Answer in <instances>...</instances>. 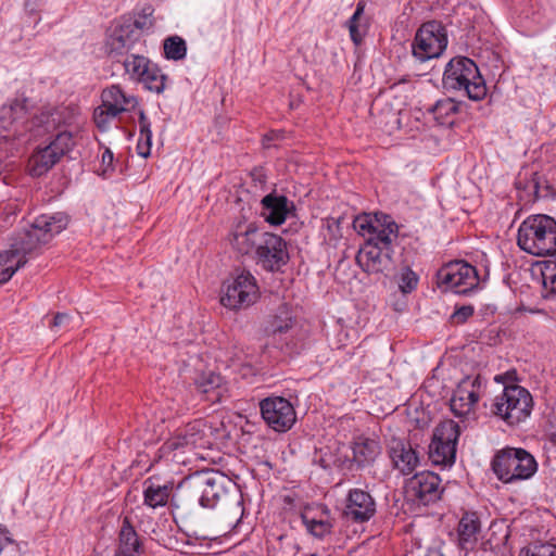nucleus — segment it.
I'll return each mask as SVG.
<instances>
[{
	"label": "nucleus",
	"mask_w": 556,
	"mask_h": 556,
	"mask_svg": "<svg viewBox=\"0 0 556 556\" xmlns=\"http://www.w3.org/2000/svg\"><path fill=\"white\" fill-rule=\"evenodd\" d=\"M301 519L306 531L317 539H324L332 532L333 519L325 505L306 506L301 513Z\"/></svg>",
	"instance_id": "nucleus-20"
},
{
	"label": "nucleus",
	"mask_w": 556,
	"mask_h": 556,
	"mask_svg": "<svg viewBox=\"0 0 556 556\" xmlns=\"http://www.w3.org/2000/svg\"><path fill=\"white\" fill-rule=\"evenodd\" d=\"M143 554V544L132 526L129 517H124L118 533V548L116 555L119 556H141Z\"/></svg>",
	"instance_id": "nucleus-23"
},
{
	"label": "nucleus",
	"mask_w": 556,
	"mask_h": 556,
	"mask_svg": "<svg viewBox=\"0 0 556 556\" xmlns=\"http://www.w3.org/2000/svg\"><path fill=\"white\" fill-rule=\"evenodd\" d=\"M197 389L206 394V400L213 403L222 402L226 388L223 377L213 371L204 372L195 379Z\"/></svg>",
	"instance_id": "nucleus-30"
},
{
	"label": "nucleus",
	"mask_w": 556,
	"mask_h": 556,
	"mask_svg": "<svg viewBox=\"0 0 556 556\" xmlns=\"http://www.w3.org/2000/svg\"><path fill=\"white\" fill-rule=\"evenodd\" d=\"M428 112L439 125L450 126L453 124V116L458 112V104L452 98H444L430 106Z\"/></svg>",
	"instance_id": "nucleus-32"
},
{
	"label": "nucleus",
	"mask_w": 556,
	"mask_h": 556,
	"mask_svg": "<svg viewBox=\"0 0 556 556\" xmlns=\"http://www.w3.org/2000/svg\"><path fill=\"white\" fill-rule=\"evenodd\" d=\"M481 531V521L476 513H465L457 527L458 545L462 549L475 548Z\"/></svg>",
	"instance_id": "nucleus-25"
},
{
	"label": "nucleus",
	"mask_w": 556,
	"mask_h": 556,
	"mask_svg": "<svg viewBox=\"0 0 556 556\" xmlns=\"http://www.w3.org/2000/svg\"><path fill=\"white\" fill-rule=\"evenodd\" d=\"M27 263V258L13 255L12 250L0 251V283L9 281L15 271Z\"/></svg>",
	"instance_id": "nucleus-33"
},
{
	"label": "nucleus",
	"mask_w": 556,
	"mask_h": 556,
	"mask_svg": "<svg viewBox=\"0 0 556 556\" xmlns=\"http://www.w3.org/2000/svg\"><path fill=\"white\" fill-rule=\"evenodd\" d=\"M543 298H556V262H546L542 269Z\"/></svg>",
	"instance_id": "nucleus-37"
},
{
	"label": "nucleus",
	"mask_w": 556,
	"mask_h": 556,
	"mask_svg": "<svg viewBox=\"0 0 556 556\" xmlns=\"http://www.w3.org/2000/svg\"><path fill=\"white\" fill-rule=\"evenodd\" d=\"M0 556H18V544L0 527Z\"/></svg>",
	"instance_id": "nucleus-43"
},
{
	"label": "nucleus",
	"mask_w": 556,
	"mask_h": 556,
	"mask_svg": "<svg viewBox=\"0 0 556 556\" xmlns=\"http://www.w3.org/2000/svg\"><path fill=\"white\" fill-rule=\"evenodd\" d=\"M518 247L534 256L552 255L556 252V220L545 214L528 216L519 226Z\"/></svg>",
	"instance_id": "nucleus-2"
},
{
	"label": "nucleus",
	"mask_w": 556,
	"mask_h": 556,
	"mask_svg": "<svg viewBox=\"0 0 556 556\" xmlns=\"http://www.w3.org/2000/svg\"><path fill=\"white\" fill-rule=\"evenodd\" d=\"M75 119V110H72L67 106H60L55 109H50L42 111L39 115L35 116L31 121V124L38 128H42L43 132H53V140L49 143L51 148L62 157L66 153H68L75 146L73 130H68L67 128L61 129L64 127L72 126Z\"/></svg>",
	"instance_id": "nucleus-5"
},
{
	"label": "nucleus",
	"mask_w": 556,
	"mask_h": 556,
	"mask_svg": "<svg viewBox=\"0 0 556 556\" xmlns=\"http://www.w3.org/2000/svg\"><path fill=\"white\" fill-rule=\"evenodd\" d=\"M139 127H140V137L151 138L152 139V130L151 123L144 114V111L139 112Z\"/></svg>",
	"instance_id": "nucleus-50"
},
{
	"label": "nucleus",
	"mask_w": 556,
	"mask_h": 556,
	"mask_svg": "<svg viewBox=\"0 0 556 556\" xmlns=\"http://www.w3.org/2000/svg\"><path fill=\"white\" fill-rule=\"evenodd\" d=\"M113 160H114L113 152L110 149H105L102 154V166H103L102 172H101L102 176H106L108 172L112 170Z\"/></svg>",
	"instance_id": "nucleus-52"
},
{
	"label": "nucleus",
	"mask_w": 556,
	"mask_h": 556,
	"mask_svg": "<svg viewBox=\"0 0 556 556\" xmlns=\"http://www.w3.org/2000/svg\"><path fill=\"white\" fill-rule=\"evenodd\" d=\"M292 327L291 318L280 319L276 317L270 326V331L273 333H283L287 332Z\"/></svg>",
	"instance_id": "nucleus-49"
},
{
	"label": "nucleus",
	"mask_w": 556,
	"mask_h": 556,
	"mask_svg": "<svg viewBox=\"0 0 556 556\" xmlns=\"http://www.w3.org/2000/svg\"><path fill=\"white\" fill-rule=\"evenodd\" d=\"M492 469L501 481L509 483L531 478L538 470V464L526 450L508 447L495 455Z\"/></svg>",
	"instance_id": "nucleus-7"
},
{
	"label": "nucleus",
	"mask_w": 556,
	"mask_h": 556,
	"mask_svg": "<svg viewBox=\"0 0 556 556\" xmlns=\"http://www.w3.org/2000/svg\"><path fill=\"white\" fill-rule=\"evenodd\" d=\"M174 494L172 482L160 484L153 478H148L143 482V504L152 509L172 504Z\"/></svg>",
	"instance_id": "nucleus-24"
},
{
	"label": "nucleus",
	"mask_w": 556,
	"mask_h": 556,
	"mask_svg": "<svg viewBox=\"0 0 556 556\" xmlns=\"http://www.w3.org/2000/svg\"><path fill=\"white\" fill-rule=\"evenodd\" d=\"M440 477L431 471H422L412 477L406 484L408 496L422 505L434 503L441 496Z\"/></svg>",
	"instance_id": "nucleus-16"
},
{
	"label": "nucleus",
	"mask_w": 556,
	"mask_h": 556,
	"mask_svg": "<svg viewBox=\"0 0 556 556\" xmlns=\"http://www.w3.org/2000/svg\"><path fill=\"white\" fill-rule=\"evenodd\" d=\"M501 379H502V376H496V377H495V380H496V381H500Z\"/></svg>",
	"instance_id": "nucleus-56"
},
{
	"label": "nucleus",
	"mask_w": 556,
	"mask_h": 556,
	"mask_svg": "<svg viewBox=\"0 0 556 556\" xmlns=\"http://www.w3.org/2000/svg\"><path fill=\"white\" fill-rule=\"evenodd\" d=\"M443 87L446 90L464 91L473 101L486 96V86L477 64L469 58L457 56L445 66Z\"/></svg>",
	"instance_id": "nucleus-4"
},
{
	"label": "nucleus",
	"mask_w": 556,
	"mask_h": 556,
	"mask_svg": "<svg viewBox=\"0 0 556 556\" xmlns=\"http://www.w3.org/2000/svg\"><path fill=\"white\" fill-rule=\"evenodd\" d=\"M519 556H556V545L552 543H535L520 551Z\"/></svg>",
	"instance_id": "nucleus-42"
},
{
	"label": "nucleus",
	"mask_w": 556,
	"mask_h": 556,
	"mask_svg": "<svg viewBox=\"0 0 556 556\" xmlns=\"http://www.w3.org/2000/svg\"><path fill=\"white\" fill-rule=\"evenodd\" d=\"M150 63L151 62L149 59L136 53H130L123 61L126 73L129 74L131 78L137 80H139V78L144 74V71H148L147 68Z\"/></svg>",
	"instance_id": "nucleus-38"
},
{
	"label": "nucleus",
	"mask_w": 556,
	"mask_h": 556,
	"mask_svg": "<svg viewBox=\"0 0 556 556\" xmlns=\"http://www.w3.org/2000/svg\"><path fill=\"white\" fill-rule=\"evenodd\" d=\"M475 312L473 306L471 305H463L455 309V312L451 316V320L454 324H464L469 317L472 316Z\"/></svg>",
	"instance_id": "nucleus-47"
},
{
	"label": "nucleus",
	"mask_w": 556,
	"mask_h": 556,
	"mask_svg": "<svg viewBox=\"0 0 556 556\" xmlns=\"http://www.w3.org/2000/svg\"><path fill=\"white\" fill-rule=\"evenodd\" d=\"M152 10L150 8L144 9L143 14L139 18L135 20L134 22H125L124 24L126 26H132V30L136 31V34L139 36V39H141L142 30L150 29L153 26V22L150 18Z\"/></svg>",
	"instance_id": "nucleus-44"
},
{
	"label": "nucleus",
	"mask_w": 556,
	"mask_h": 556,
	"mask_svg": "<svg viewBox=\"0 0 556 556\" xmlns=\"http://www.w3.org/2000/svg\"><path fill=\"white\" fill-rule=\"evenodd\" d=\"M12 110V108H8L5 104L0 109V121L3 128H9L16 123V116H13Z\"/></svg>",
	"instance_id": "nucleus-48"
},
{
	"label": "nucleus",
	"mask_w": 556,
	"mask_h": 556,
	"mask_svg": "<svg viewBox=\"0 0 556 556\" xmlns=\"http://www.w3.org/2000/svg\"><path fill=\"white\" fill-rule=\"evenodd\" d=\"M101 98L104 106L109 108L113 115L134 110L138 103L134 96L126 94L117 85L104 89Z\"/></svg>",
	"instance_id": "nucleus-27"
},
{
	"label": "nucleus",
	"mask_w": 556,
	"mask_h": 556,
	"mask_svg": "<svg viewBox=\"0 0 556 556\" xmlns=\"http://www.w3.org/2000/svg\"><path fill=\"white\" fill-rule=\"evenodd\" d=\"M547 441L552 446L556 447V418L555 421L551 424V431L547 434Z\"/></svg>",
	"instance_id": "nucleus-54"
},
{
	"label": "nucleus",
	"mask_w": 556,
	"mask_h": 556,
	"mask_svg": "<svg viewBox=\"0 0 556 556\" xmlns=\"http://www.w3.org/2000/svg\"><path fill=\"white\" fill-rule=\"evenodd\" d=\"M152 139L139 137L137 152L142 157H148L151 153Z\"/></svg>",
	"instance_id": "nucleus-51"
},
{
	"label": "nucleus",
	"mask_w": 556,
	"mask_h": 556,
	"mask_svg": "<svg viewBox=\"0 0 556 556\" xmlns=\"http://www.w3.org/2000/svg\"><path fill=\"white\" fill-rule=\"evenodd\" d=\"M425 556H444L439 549H428Z\"/></svg>",
	"instance_id": "nucleus-55"
},
{
	"label": "nucleus",
	"mask_w": 556,
	"mask_h": 556,
	"mask_svg": "<svg viewBox=\"0 0 556 556\" xmlns=\"http://www.w3.org/2000/svg\"><path fill=\"white\" fill-rule=\"evenodd\" d=\"M533 408L531 393L523 387L513 383L506 384L503 392L495 396L491 412L508 426L523 422Z\"/></svg>",
	"instance_id": "nucleus-6"
},
{
	"label": "nucleus",
	"mask_w": 556,
	"mask_h": 556,
	"mask_svg": "<svg viewBox=\"0 0 556 556\" xmlns=\"http://www.w3.org/2000/svg\"><path fill=\"white\" fill-rule=\"evenodd\" d=\"M264 233L254 223L239 222L229 233V242L239 254L253 257Z\"/></svg>",
	"instance_id": "nucleus-19"
},
{
	"label": "nucleus",
	"mask_w": 556,
	"mask_h": 556,
	"mask_svg": "<svg viewBox=\"0 0 556 556\" xmlns=\"http://www.w3.org/2000/svg\"><path fill=\"white\" fill-rule=\"evenodd\" d=\"M67 224V215L61 212L38 216L29 229H24L12 238L10 249L13 255L26 258L27 254L48 243L54 235L65 229Z\"/></svg>",
	"instance_id": "nucleus-3"
},
{
	"label": "nucleus",
	"mask_w": 556,
	"mask_h": 556,
	"mask_svg": "<svg viewBox=\"0 0 556 556\" xmlns=\"http://www.w3.org/2000/svg\"><path fill=\"white\" fill-rule=\"evenodd\" d=\"M198 507H219L231 519L238 520L243 514L242 495L236 484L219 471H195L178 484L172 508L180 517H187Z\"/></svg>",
	"instance_id": "nucleus-1"
},
{
	"label": "nucleus",
	"mask_w": 556,
	"mask_h": 556,
	"mask_svg": "<svg viewBox=\"0 0 556 556\" xmlns=\"http://www.w3.org/2000/svg\"><path fill=\"white\" fill-rule=\"evenodd\" d=\"M260 407L263 419L275 431L285 432L295 422V410L285 397H266L261 401Z\"/></svg>",
	"instance_id": "nucleus-15"
},
{
	"label": "nucleus",
	"mask_w": 556,
	"mask_h": 556,
	"mask_svg": "<svg viewBox=\"0 0 556 556\" xmlns=\"http://www.w3.org/2000/svg\"><path fill=\"white\" fill-rule=\"evenodd\" d=\"M390 456L394 467L403 475L412 473L419 462L418 455L410 444L401 440L393 441L390 448Z\"/></svg>",
	"instance_id": "nucleus-26"
},
{
	"label": "nucleus",
	"mask_w": 556,
	"mask_h": 556,
	"mask_svg": "<svg viewBox=\"0 0 556 556\" xmlns=\"http://www.w3.org/2000/svg\"><path fill=\"white\" fill-rule=\"evenodd\" d=\"M447 46V34L444 25L438 21L424 23L416 31L412 43L413 55L419 62L439 58Z\"/></svg>",
	"instance_id": "nucleus-9"
},
{
	"label": "nucleus",
	"mask_w": 556,
	"mask_h": 556,
	"mask_svg": "<svg viewBox=\"0 0 556 556\" xmlns=\"http://www.w3.org/2000/svg\"><path fill=\"white\" fill-rule=\"evenodd\" d=\"M61 156L49 144L38 149L29 159V172L31 176L39 177L49 172Z\"/></svg>",
	"instance_id": "nucleus-31"
},
{
	"label": "nucleus",
	"mask_w": 556,
	"mask_h": 556,
	"mask_svg": "<svg viewBox=\"0 0 556 556\" xmlns=\"http://www.w3.org/2000/svg\"><path fill=\"white\" fill-rule=\"evenodd\" d=\"M132 29V26H126L123 23L113 30L106 42L108 52L111 56L128 54L135 50L140 39Z\"/></svg>",
	"instance_id": "nucleus-22"
},
{
	"label": "nucleus",
	"mask_w": 556,
	"mask_h": 556,
	"mask_svg": "<svg viewBox=\"0 0 556 556\" xmlns=\"http://www.w3.org/2000/svg\"><path fill=\"white\" fill-rule=\"evenodd\" d=\"M117 115L111 114V110L109 108H105L104 104L98 106L93 112V121L97 127L104 131L109 128V125L113 118H115Z\"/></svg>",
	"instance_id": "nucleus-45"
},
{
	"label": "nucleus",
	"mask_w": 556,
	"mask_h": 556,
	"mask_svg": "<svg viewBox=\"0 0 556 556\" xmlns=\"http://www.w3.org/2000/svg\"><path fill=\"white\" fill-rule=\"evenodd\" d=\"M365 11V2L359 1L356 4V10L351 18L348 21V27L350 31L351 40L356 45H361L363 38L365 36V27H363L359 23L361 17L363 16Z\"/></svg>",
	"instance_id": "nucleus-36"
},
{
	"label": "nucleus",
	"mask_w": 556,
	"mask_h": 556,
	"mask_svg": "<svg viewBox=\"0 0 556 556\" xmlns=\"http://www.w3.org/2000/svg\"><path fill=\"white\" fill-rule=\"evenodd\" d=\"M312 556H317L316 554H313Z\"/></svg>",
	"instance_id": "nucleus-57"
},
{
	"label": "nucleus",
	"mask_w": 556,
	"mask_h": 556,
	"mask_svg": "<svg viewBox=\"0 0 556 556\" xmlns=\"http://www.w3.org/2000/svg\"><path fill=\"white\" fill-rule=\"evenodd\" d=\"M5 105L8 108L13 109L12 114H14L13 116H16V122L24 118L27 113V99L26 98H16Z\"/></svg>",
	"instance_id": "nucleus-46"
},
{
	"label": "nucleus",
	"mask_w": 556,
	"mask_h": 556,
	"mask_svg": "<svg viewBox=\"0 0 556 556\" xmlns=\"http://www.w3.org/2000/svg\"><path fill=\"white\" fill-rule=\"evenodd\" d=\"M459 434V425L451 419L440 422L434 428L429 445V458L434 465L451 466L455 463Z\"/></svg>",
	"instance_id": "nucleus-10"
},
{
	"label": "nucleus",
	"mask_w": 556,
	"mask_h": 556,
	"mask_svg": "<svg viewBox=\"0 0 556 556\" xmlns=\"http://www.w3.org/2000/svg\"><path fill=\"white\" fill-rule=\"evenodd\" d=\"M253 258L265 270L277 271L289 261L287 243L280 236L265 231Z\"/></svg>",
	"instance_id": "nucleus-12"
},
{
	"label": "nucleus",
	"mask_w": 556,
	"mask_h": 556,
	"mask_svg": "<svg viewBox=\"0 0 556 556\" xmlns=\"http://www.w3.org/2000/svg\"><path fill=\"white\" fill-rule=\"evenodd\" d=\"M419 277L418 275L410 269V267L405 266L402 268L400 278H399V288L403 293H410L418 286Z\"/></svg>",
	"instance_id": "nucleus-40"
},
{
	"label": "nucleus",
	"mask_w": 556,
	"mask_h": 556,
	"mask_svg": "<svg viewBox=\"0 0 556 556\" xmlns=\"http://www.w3.org/2000/svg\"><path fill=\"white\" fill-rule=\"evenodd\" d=\"M353 460L358 467L371 465L381 453L378 440L364 435L357 437L353 442Z\"/></svg>",
	"instance_id": "nucleus-28"
},
{
	"label": "nucleus",
	"mask_w": 556,
	"mask_h": 556,
	"mask_svg": "<svg viewBox=\"0 0 556 556\" xmlns=\"http://www.w3.org/2000/svg\"><path fill=\"white\" fill-rule=\"evenodd\" d=\"M71 319V316L66 313H58L54 318H53V323H52V326L58 328V327H61V326H64L67 324V321Z\"/></svg>",
	"instance_id": "nucleus-53"
},
{
	"label": "nucleus",
	"mask_w": 556,
	"mask_h": 556,
	"mask_svg": "<svg viewBox=\"0 0 556 556\" xmlns=\"http://www.w3.org/2000/svg\"><path fill=\"white\" fill-rule=\"evenodd\" d=\"M208 444L206 438V425L202 419L189 422L185 428L168 439L160 448L161 457H168L178 450L205 447Z\"/></svg>",
	"instance_id": "nucleus-14"
},
{
	"label": "nucleus",
	"mask_w": 556,
	"mask_h": 556,
	"mask_svg": "<svg viewBox=\"0 0 556 556\" xmlns=\"http://www.w3.org/2000/svg\"><path fill=\"white\" fill-rule=\"evenodd\" d=\"M376 514V502L369 492L362 489L349 491L343 515L354 522H366Z\"/></svg>",
	"instance_id": "nucleus-18"
},
{
	"label": "nucleus",
	"mask_w": 556,
	"mask_h": 556,
	"mask_svg": "<svg viewBox=\"0 0 556 556\" xmlns=\"http://www.w3.org/2000/svg\"><path fill=\"white\" fill-rule=\"evenodd\" d=\"M222 292V305L235 311L248 308L260 298V288L255 277L244 270L227 280Z\"/></svg>",
	"instance_id": "nucleus-8"
},
{
	"label": "nucleus",
	"mask_w": 556,
	"mask_h": 556,
	"mask_svg": "<svg viewBox=\"0 0 556 556\" xmlns=\"http://www.w3.org/2000/svg\"><path fill=\"white\" fill-rule=\"evenodd\" d=\"M399 237V226L390 216L383 215L376 223L375 231L366 239L365 243H372L380 248H393V242Z\"/></svg>",
	"instance_id": "nucleus-29"
},
{
	"label": "nucleus",
	"mask_w": 556,
	"mask_h": 556,
	"mask_svg": "<svg viewBox=\"0 0 556 556\" xmlns=\"http://www.w3.org/2000/svg\"><path fill=\"white\" fill-rule=\"evenodd\" d=\"M393 254V248H380L372 243H365L356 255V262L367 274H382L392 268Z\"/></svg>",
	"instance_id": "nucleus-17"
},
{
	"label": "nucleus",
	"mask_w": 556,
	"mask_h": 556,
	"mask_svg": "<svg viewBox=\"0 0 556 556\" xmlns=\"http://www.w3.org/2000/svg\"><path fill=\"white\" fill-rule=\"evenodd\" d=\"M261 215L270 225H281L287 216L294 208L293 202H290L285 195L269 193L262 201Z\"/></svg>",
	"instance_id": "nucleus-21"
},
{
	"label": "nucleus",
	"mask_w": 556,
	"mask_h": 556,
	"mask_svg": "<svg viewBox=\"0 0 556 556\" xmlns=\"http://www.w3.org/2000/svg\"><path fill=\"white\" fill-rule=\"evenodd\" d=\"M518 189H523L532 193L534 199L547 198L551 195L552 190L546 180L539 173H532L529 180H522L521 177L516 181Z\"/></svg>",
	"instance_id": "nucleus-34"
},
{
	"label": "nucleus",
	"mask_w": 556,
	"mask_h": 556,
	"mask_svg": "<svg viewBox=\"0 0 556 556\" xmlns=\"http://www.w3.org/2000/svg\"><path fill=\"white\" fill-rule=\"evenodd\" d=\"M379 219L380 218L377 215L372 218L370 215L364 214L354 219L353 227L358 235L363 237H370L371 232L375 231L376 223H378Z\"/></svg>",
	"instance_id": "nucleus-41"
},
{
	"label": "nucleus",
	"mask_w": 556,
	"mask_h": 556,
	"mask_svg": "<svg viewBox=\"0 0 556 556\" xmlns=\"http://www.w3.org/2000/svg\"><path fill=\"white\" fill-rule=\"evenodd\" d=\"M438 283L458 294H466L478 285L476 268L463 261H456L439 269Z\"/></svg>",
	"instance_id": "nucleus-11"
},
{
	"label": "nucleus",
	"mask_w": 556,
	"mask_h": 556,
	"mask_svg": "<svg viewBox=\"0 0 556 556\" xmlns=\"http://www.w3.org/2000/svg\"><path fill=\"white\" fill-rule=\"evenodd\" d=\"M164 53L168 60L179 61L187 54L186 41L179 36H172L164 40Z\"/></svg>",
	"instance_id": "nucleus-39"
},
{
	"label": "nucleus",
	"mask_w": 556,
	"mask_h": 556,
	"mask_svg": "<svg viewBox=\"0 0 556 556\" xmlns=\"http://www.w3.org/2000/svg\"><path fill=\"white\" fill-rule=\"evenodd\" d=\"M485 379L480 375L463 378L450 401L451 410L456 416H466L472 412L475 405L484 392Z\"/></svg>",
	"instance_id": "nucleus-13"
},
{
	"label": "nucleus",
	"mask_w": 556,
	"mask_h": 556,
	"mask_svg": "<svg viewBox=\"0 0 556 556\" xmlns=\"http://www.w3.org/2000/svg\"><path fill=\"white\" fill-rule=\"evenodd\" d=\"M148 71H144V74L139 78V81L142 83L149 90L161 93L165 89V81L167 79L166 75L162 73L160 67L150 63Z\"/></svg>",
	"instance_id": "nucleus-35"
}]
</instances>
